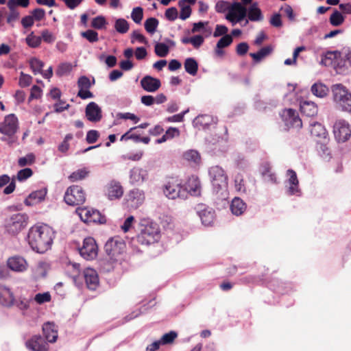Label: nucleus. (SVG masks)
I'll return each instance as SVG.
<instances>
[{
  "mask_svg": "<svg viewBox=\"0 0 351 351\" xmlns=\"http://www.w3.org/2000/svg\"><path fill=\"white\" fill-rule=\"evenodd\" d=\"M183 189L188 195L191 196H199L202 192V185L200 180L197 176H191L188 178L186 181L183 182Z\"/></svg>",
  "mask_w": 351,
  "mask_h": 351,
  "instance_id": "nucleus-16",
  "label": "nucleus"
},
{
  "mask_svg": "<svg viewBox=\"0 0 351 351\" xmlns=\"http://www.w3.org/2000/svg\"><path fill=\"white\" fill-rule=\"evenodd\" d=\"M76 213L81 220L86 223H104L106 217L95 209L90 208H78L76 209Z\"/></svg>",
  "mask_w": 351,
  "mask_h": 351,
  "instance_id": "nucleus-9",
  "label": "nucleus"
},
{
  "mask_svg": "<svg viewBox=\"0 0 351 351\" xmlns=\"http://www.w3.org/2000/svg\"><path fill=\"white\" fill-rule=\"evenodd\" d=\"M345 20V17L338 10H335L330 15L329 21L330 23L335 27L341 25Z\"/></svg>",
  "mask_w": 351,
  "mask_h": 351,
  "instance_id": "nucleus-38",
  "label": "nucleus"
},
{
  "mask_svg": "<svg viewBox=\"0 0 351 351\" xmlns=\"http://www.w3.org/2000/svg\"><path fill=\"white\" fill-rule=\"evenodd\" d=\"M230 4L228 1H219L215 5V10L219 13L228 12Z\"/></svg>",
  "mask_w": 351,
  "mask_h": 351,
  "instance_id": "nucleus-54",
  "label": "nucleus"
},
{
  "mask_svg": "<svg viewBox=\"0 0 351 351\" xmlns=\"http://www.w3.org/2000/svg\"><path fill=\"white\" fill-rule=\"evenodd\" d=\"M176 332L171 331L168 333L163 335L160 341L162 344L165 345L172 343L173 340L176 338Z\"/></svg>",
  "mask_w": 351,
  "mask_h": 351,
  "instance_id": "nucleus-55",
  "label": "nucleus"
},
{
  "mask_svg": "<svg viewBox=\"0 0 351 351\" xmlns=\"http://www.w3.org/2000/svg\"><path fill=\"white\" fill-rule=\"evenodd\" d=\"M89 170L84 167L82 169H79L75 171H73L69 176V179L71 182H77L82 180L85 179L89 175Z\"/></svg>",
  "mask_w": 351,
  "mask_h": 351,
  "instance_id": "nucleus-36",
  "label": "nucleus"
},
{
  "mask_svg": "<svg viewBox=\"0 0 351 351\" xmlns=\"http://www.w3.org/2000/svg\"><path fill=\"white\" fill-rule=\"evenodd\" d=\"M183 156L185 160L195 163H197L200 160V156L199 153L193 149L186 151L184 152Z\"/></svg>",
  "mask_w": 351,
  "mask_h": 351,
  "instance_id": "nucleus-46",
  "label": "nucleus"
},
{
  "mask_svg": "<svg viewBox=\"0 0 351 351\" xmlns=\"http://www.w3.org/2000/svg\"><path fill=\"white\" fill-rule=\"evenodd\" d=\"M64 199L68 205L77 206L85 202L86 194L81 186L73 185L66 189Z\"/></svg>",
  "mask_w": 351,
  "mask_h": 351,
  "instance_id": "nucleus-7",
  "label": "nucleus"
},
{
  "mask_svg": "<svg viewBox=\"0 0 351 351\" xmlns=\"http://www.w3.org/2000/svg\"><path fill=\"white\" fill-rule=\"evenodd\" d=\"M160 230L158 224L148 218L141 219L139 223L138 243L142 245H151L159 241Z\"/></svg>",
  "mask_w": 351,
  "mask_h": 351,
  "instance_id": "nucleus-2",
  "label": "nucleus"
},
{
  "mask_svg": "<svg viewBox=\"0 0 351 351\" xmlns=\"http://www.w3.org/2000/svg\"><path fill=\"white\" fill-rule=\"evenodd\" d=\"M71 64L63 63V64H61L58 66L56 73L60 76H62V75L68 74L71 71Z\"/></svg>",
  "mask_w": 351,
  "mask_h": 351,
  "instance_id": "nucleus-61",
  "label": "nucleus"
},
{
  "mask_svg": "<svg viewBox=\"0 0 351 351\" xmlns=\"http://www.w3.org/2000/svg\"><path fill=\"white\" fill-rule=\"evenodd\" d=\"M300 110L306 117H313L317 113V107L314 102L304 101L300 103Z\"/></svg>",
  "mask_w": 351,
  "mask_h": 351,
  "instance_id": "nucleus-31",
  "label": "nucleus"
},
{
  "mask_svg": "<svg viewBox=\"0 0 351 351\" xmlns=\"http://www.w3.org/2000/svg\"><path fill=\"white\" fill-rule=\"evenodd\" d=\"M195 210L204 226H213L215 219V212L213 208L205 204H199L196 206Z\"/></svg>",
  "mask_w": 351,
  "mask_h": 351,
  "instance_id": "nucleus-12",
  "label": "nucleus"
},
{
  "mask_svg": "<svg viewBox=\"0 0 351 351\" xmlns=\"http://www.w3.org/2000/svg\"><path fill=\"white\" fill-rule=\"evenodd\" d=\"M29 4V0H8L7 3L8 8H15L16 6H21L27 8Z\"/></svg>",
  "mask_w": 351,
  "mask_h": 351,
  "instance_id": "nucleus-56",
  "label": "nucleus"
},
{
  "mask_svg": "<svg viewBox=\"0 0 351 351\" xmlns=\"http://www.w3.org/2000/svg\"><path fill=\"white\" fill-rule=\"evenodd\" d=\"M327 143L322 141V142L319 143V147H317L321 156L324 158H327L330 156V150L326 145Z\"/></svg>",
  "mask_w": 351,
  "mask_h": 351,
  "instance_id": "nucleus-63",
  "label": "nucleus"
},
{
  "mask_svg": "<svg viewBox=\"0 0 351 351\" xmlns=\"http://www.w3.org/2000/svg\"><path fill=\"white\" fill-rule=\"evenodd\" d=\"M235 189L239 193H245L246 189L243 183L242 176L237 175L234 179Z\"/></svg>",
  "mask_w": 351,
  "mask_h": 351,
  "instance_id": "nucleus-52",
  "label": "nucleus"
},
{
  "mask_svg": "<svg viewBox=\"0 0 351 351\" xmlns=\"http://www.w3.org/2000/svg\"><path fill=\"white\" fill-rule=\"evenodd\" d=\"M333 133L335 139L339 143H343L348 140L351 136V130L348 123L344 120L336 121L333 127Z\"/></svg>",
  "mask_w": 351,
  "mask_h": 351,
  "instance_id": "nucleus-11",
  "label": "nucleus"
},
{
  "mask_svg": "<svg viewBox=\"0 0 351 351\" xmlns=\"http://www.w3.org/2000/svg\"><path fill=\"white\" fill-rule=\"evenodd\" d=\"M129 23L124 19H118L115 21L114 28L120 34H125L129 30Z\"/></svg>",
  "mask_w": 351,
  "mask_h": 351,
  "instance_id": "nucleus-39",
  "label": "nucleus"
},
{
  "mask_svg": "<svg viewBox=\"0 0 351 351\" xmlns=\"http://www.w3.org/2000/svg\"><path fill=\"white\" fill-rule=\"evenodd\" d=\"M208 174L213 190L216 193L226 191L228 186V176L219 166H213L209 169Z\"/></svg>",
  "mask_w": 351,
  "mask_h": 351,
  "instance_id": "nucleus-5",
  "label": "nucleus"
},
{
  "mask_svg": "<svg viewBox=\"0 0 351 351\" xmlns=\"http://www.w3.org/2000/svg\"><path fill=\"white\" fill-rule=\"evenodd\" d=\"M149 178L147 169L135 167L130 171V183L134 186H141Z\"/></svg>",
  "mask_w": 351,
  "mask_h": 351,
  "instance_id": "nucleus-17",
  "label": "nucleus"
},
{
  "mask_svg": "<svg viewBox=\"0 0 351 351\" xmlns=\"http://www.w3.org/2000/svg\"><path fill=\"white\" fill-rule=\"evenodd\" d=\"M99 136V133L98 132V131L91 130L87 132L86 140L88 143H94L97 141Z\"/></svg>",
  "mask_w": 351,
  "mask_h": 351,
  "instance_id": "nucleus-62",
  "label": "nucleus"
},
{
  "mask_svg": "<svg viewBox=\"0 0 351 351\" xmlns=\"http://www.w3.org/2000/svg\"><path fill=\"white\" fill-rule=\"evenodd\" d=\"M19 129V121L14 114H10L5 117L3 121L0 123V132L3 135L1 141L5 142L9 147L19 144L16 133Z\"/></svg>",
  "mask_w": 351,
  "mask_h": 351,
  "instance_id": "nucleus-3",
  "label": "nucleus"
},
{
  "mask_svg": "<svg viewBox=\"0 0 351 351\" xmlns=\"http://www.w3.org/2000/svg\"><path fill=\"white\" fill-rule=\"evenodd\" d=\"M134 221V217L133 216H129L124 221L123 225L121 226V229L123 232H128L133 226Z\"/></svg>",
  "mask_w": 351,
  "mask_h": 351,
  "instance_id": "nucleus-60",
  "label": "nucleus"
},
{
  "mask_svg": "<svg viewBox=\"0 0 351 351\" xmlns=\"http://www.w3.org/2000/svg\"><path fill=\"white\" fill-rule=\"evenodd\" d=\"M27 348L31 351H48V343L40 335H34L25 343Z\"/></svg>",
  "mask_w": 351,
  "mask_h": 351,
  "instance_id": "nucleus-18",
  "label": "nucleus"
},
{
  "mask_svg": "<svg viewBox=\"0 0 351 351\" xmlns=\"http://www.w3.org/2000/svg\"><path fill=\"white\" fill-rule=\"evenodd\" d=\"M33 171L29 168L20 170L17 173V179L19 181L25 180L32 176Z\"/></svg>",
  "mask_w": 351,
  "mask_h": 351,
  "instance_id": "nucleus-58",
  "label": "nucleus"
},
{
  "mask_svg": "<svg viewBox=\"0 0 351 351\" xmlns=\"http://www.w3.org/2000/svg\"><path fill=\"white\" fill-rule=\"evenodd\" d=\"M85 114L91 122H98L102 118L101 108L94 101L90 102L86 107Z\"/></svg>",
  "mask_w": 351,
  "mask_h": 351,
  "instance_id": "nucleus-20",
  "label": "nucleus"
},
{
  "mask_svg": "<svg viewBox=\"0 0 351 351\" xmlns=\"http://www.w3.org/2000/svg\"><path fill=\"white\" fill-rule=\"evenodd\" d=\"M164 193L171 199H186V192L183 189V181L178 178L169 179L165 185Z\"/></svg>",
  "mask_w": 351,
  "mask_h": 351,
  "instance_id": "nucleus-6",
  "label": "nucleus"
},
{
  "mask_svg": "<svg viewBox=\"0 0 351 351\" xmlns=\"http://www.w3.org/2000/svg\"><path fill=\"white\" fill-rule=\"evenodd\" d=\"M179 6L181 8L180 18L182 20H186L191 14V9L189 5H185L184 1H179Z\"/></svg>",
  "mask_w": 351,
  "mask_h": 351,
  "instance_id": "nucleus-47",
  "label": "nucleus"
},
{
  "mask_svg": "<svg viewBox=\"0 0 351 351\" xmlns=\"http://www.w3.org/2000/svg\"><path fill=\"white\" fill-rule=\"evenodd\" d=\"M43 332L46 340L49 343H54L58 338V330L53 323H45L43 326Z\"/></svg>",
  "mask_w": 351,
  "mask_h": 351,
  "instance_id": "nucleus-28",
  "label": "nucleus"
},
{
  "mask_svg": "<svg viewBox=\"0 0 351 351\" xmlns=\"http://www.w3.org/2000/svg\"><path fill=\"white\" fill-rule=\"evenodd\" d=\"M10 12L7 16V23H9L12 27L14 26V22L16 21L19 18V12L16 8H8Z\"/></svg>",
  "mask_w": 351,
  "mask_h": 351,
  "instance_id": "nucleus-48",
  "label": "nucleus"
},
{
  "mask_svg": "<svg viewBox=\"0 0 351 351\" xmlns=\"http://www.w3.org/2000/svg\"><path fill=\"white\" fill-rule=\"evenodd\" d=\"M47 195V189L45 188L33 191L25 200V204L27 206H33L37 204L44 200Z\"/></svg>",
  "mask_w": 351,
  "mask_h": 351,
  "instance_id": "nucleus-26",
  "label": "nucleus"
},
{
  "mask_svg": "<svg viewBox=\"0 0 351 351\" xmlns=\"http://www.w3.org/2000/svg\"><path fill=\"white\" fill-rule=\"evenodd\" d=\"M0 304L8 306L14 304L13 293L3 285H0Z\"/></svg>",
  "mask_w": 351,
  "mask_h": 351,
  "instance_id": "nucleus-29",
  "label": "nucleus"
},
{
  "mask_svg": "<svg viewBox=\"0 0 351 351\" xmlns=\"http://www.w3.org/2000/svg\"><path fill=\"white\" fill-rule=\"evenodd\" d=\"M144 192L138 189L130 191L128 195V202L132 208H138L144 202Z\"/></svg>",
  "mask_w": 351,
  "mask_h": 351,
  "instance_id": "nucleus-21",
  "label": "nucleus"
},
{
  "mask_svg": "<svg viewBox=\"0 0 351 351\" xmlns=\"http://www.w3.org/2000/svg\"><path fill=\"white\" fill-rule=\"evenodd\" d=\"M262 174L265 181L271 183L276 182V176L269 171V168H265V169L263 171Z\"/></svg>",
  "mask_w": 351,
  "mask_h": 351,
  "instance_id": "nucleus-64",
  "label": "nucleus"
},
{
  "mask_svg": "<svg viewBox=\"0 0 351 351\" xmlns=\"http://www.w3.org/2000/svg\"><path fill=\"white\" fill-rule=\"evenodd\" d=\"M311 92L316 97L322 98L328 95L329 89L325 84L317 82L312 85Z\"/></svg>",
  "mask_w": 351,
  "mask_h": 351,
  "instance_id": "nucleus-35",
  "label": "nucleus"
},
{
  "mask_svg": "<svg viewBox=\"0 0 351 351\" xmlns=\"http://www.w3.org/2000/svg\"><path fill=\"white\" fill-rule=\"evenodd\" d=\"M143 155V152L142 151H138L135 153H130L125 155L122 156V158L123 160H130L132 161H138L141 159Z\"/></svg>",
  "mask_w": 351,
  "mask_h": 351,
  "instance_id": "nucleus-59",
  "label": "nucleus"
},
{
  "mask_svg": "<svg viewBox=\"0 0 351 351\" xmlns=\"http://www.w3.org/2000/svg\"><path fill=\"white\" fill-rule=\"evenodd\" d=\"M106 187V195L109 199H119L122 197L123 190L119 182L111 181Z\"/></svg>",
  "mask_w": 351,
  "mask_h": 351,
  "instance_id": "nucleus-25",
  "label": "nucleus"
},
{
  "mask_svg": "<svg viewBox=\"0 0 351 351\" xmlns=\"http://www.w3.org/2000/svg\"><path fill=\"white\" fill-rule=\"evenodd\" d=\"M27 44L33 48L38 47L41 43V37L36 36L33 32L29 34L25 38Z\"/></svg>",
  "mask_w": 351,
  "mask_h": 351,
  "instance_id": "nucleus-45",
  "label": "nucleus"
},
{
  "mask_svg": "<svg viewBox=\"0 0 351 351\" xmlns=\"http://www.w3.org/2000/svg\"><path fill=\"white\" fill-rule=\"evenodd\" d=\"M245 5L240 2H234L230 4L229 12L227 14L244 19L247 16V8Z\"/></svg>",
  "mask_w": 351,
  "mask_h": 351,
  "instance_id": "nucleus-30",
  "label": "nucleus"
},
{
  "mask_svg": "<svg viewBox=\"0 0 351 351\" xmlns=\"http://www.w3.org/2000/svg\"><path fill=\"white\" fill-rule=\"evenodd\" d=\"M125 247V245L122 241L114 238L108 239L104 246L106 254L111 258H115L121 254L124 251Z\"/></svg>",
  "mask_w": 351,
  "mask_h": 351,
  "instance_id": "nucleus-15",
  "label": "nucleus"
},
{
  "mask_svg": "<svg viewBox=\"0 0 351 351\" xmlns=\"http://www.w3.org/2000/svg\"><path fill=\"white\" fill-rule=\"evenodd\" d=\"M84 276L87 287L90 290H95L99 285V278L97 271L91 268L84 271Z\"/></svg>",
  "mask_w": 351,
  "mask_h": 351,
  "instance_id": "nucleus-24",
  "label": "nucleus"
},
{
  "mask_svg": "<svg viewBox=\"0 0 351 351\" xmlns=\"http://www.w3.org/2000/svg\"><path fill=\"white\" fill-rule=\"evenodd\" d=\"M80 255L86 260H92L97 255V246L92 237L84 239L83 245L80 248Z\"/></svg>",
  "mask_w": 351,
  "mask_h": 351,
  "instance_id": "nucleus-13",
  "label": "nucleus"
},
{
  "mask_svg": "<svg viewBox=\"0 0 351 351\" xmlns=\"http://www.w3.org/2000/svg\"><path fill=\"white\" fill-rule=\"evenodd\" d=\"M142 88L147 92H156L161 86L160 81L150 75H146L141 80Z\"/></svg>",
  "mask_w": 351,
  "mask_h": 351,
  "instance_id": "nucleus-23",
  "label": "nucleus"
},
{
  "mask_svg": "<svg viewBox=\"0 0 351 351\" xmlns=\"http://www.w3.org/2000/svg\"><path fill=\"white\" fill-rule=\"evenodd\" d=\"M213 122H214L215 123H216L213 117L208 114L199 115L194 120V123L195 125H199L202 126L203 128H207Z\"/></svg>",
  "mask_w": 351,
  "mask_h": 351,
  "instance_id": "nucleus-37",
  "label": "nucleus"
},
{
  "mask_svg": "<svg viewBox=\"0 0 351 351\" xmlns=\"http://www.w3.org/2000/svg\"><path fill=\"white\" fill-rule=\"evenodd\" d=\"M281 117L287 129L289 128H301L302 122L299 117L296 110L291 108L285 109L281 113Z\"/></svg>",
  "mask_w": 351,
  "mask_h": 351,
  "instance_id": "nucleus-10",
  "label": "nucleus"
},
{
  "mask_svg": "<svg viewBox=\"0 0 351 351\" xmlns=\"http://www.w3.org/2000/svg\"><path fill=\"white\" fill-rule=\"evenodd\" d=\"M32 81V77L29 75L25 74L23 72L21 73L19 77V85L21 87H27L30 85Z\"/></svg>",
  "mask_w": 351,
  "mask_h": 351,
  "instance_id": "nucleus-57",
  "label": "nucleus"
},
{
  "mask_svg": "<svg viewBox=\"0 0 351 351\" xmlns=\"http://www.w3.org/2000/svg\"><path fill=\"white\" fill-rule=\"evenodd\" d=\"M312 136L321 138L324 142L328 141V132L326 128L318 122L310 123Z\"/></svg>",
  "mask_w": 351,
  "mask_h": 351,
  "instance_id": "nucleus-27",
  "label": "nucleus"
},
{
  "mask_svg": "<svg viewBox=\"0 0 351 351\" xmlns=\"http://www.w3.org/2000/svg\"><path fill=\"white\" fill-rule=\"evenodd\" d=\"M7 264L8 267L14 271L23 272L27 268V261L19 256L9 258Z\"/></svg>",
  "mask_w": 351,
  "mask_h": 351,
  "instance_id": "nucleus-22",
  "label": "nucleus"
},
{
  "mask_svg": "<svg viewBox=\"0 0 351 351\" xmlns=\"http://www.w3.org/2000/svg\"><path fill=\"white\" fill-rule=\"evenodd\" d=\"M8 183V186H7L3 191V193L6 195L10 194L14 191L16 187L15 180L13 178L10 182V178L6 174L0 176V189Z\"/></svg>",
  "mask_w": 351,
  "mask_h": 351,
  "instance_id": "nucleus-33",
  "label": "nucleus"
},
{
  "mask_svg": "<svg viewBox=\"0 0 351 351\" xmlns=\"http://www.w3.org/2000/svg\"><path fill=\"white\" fill-rule=\"evenodd\" d=\"M230 210L233 215H241L246 210V204L241 198L234 197L232 200Z\"/></svg>",
  "mask_w": 351,
  "mask_h": 351,
  "instance_id": "nucleus-32",
  "label": "nucleus"
},
{
  "mask_svg": "<svg viewBox=\"0 0 351 351\" xmlns=\"http://www.w3.org/2000/svg\"><path fill=\"white\" fill-rule=\"evenodd\" d=\"M29 65L35 75L38 73H43L44 63L41 60L36 58H32L29 60Z\"/></svg>",
  "mask_w": 351,
  "mask_h": 351,
  "instance_id": "nucleus-41",
  "label": "nucleus"
},
{
  "mask_svg": "<svg viewBox=\"0 0 351 351\" xmlns=\"http://www.w3.org/2000/svg\"><path fill=\"white\" fill-rule=\"evenodd\" d=\"M232 42L230 35H225L221 38L217 43V48L221 49L229 46Z\"/></svg>",
  "mask_w": 351,
  "mask_h": 351,
  "instance_id": "nucleus-53",
  "label": "nucleus"
},
{
  "mask_svg": "<svg viewBox=\"0 0 351 351\" xmlns=\"http://www.w3.org/2000/svg\"><path fill=\"white\" fill-rule=\"evenodd\" d=\"M146 31L149 34H154L158 25V21L156 18H149L144 23Z\"/></svg>",
  "mask_w": 351,
  "mask_h": 351,
  "instance_id": "nucleus-42",
  "label": "nucleus"
},
{
  "mask_svg": "<svg viewBox=\"0 0 351 351\" xmlns=\"http://www.w3.org/2000/svg\"><path fill=\"white\" fill-rule=\"evenodd\" d=\"M108 24L106 19L103 16H97L93 19L91 27L97 29H103L106 28Z\"/></svg>",
  "mask_w": 351,
  "mask_h": 351,
  "instance_id": "nucleus-43",
  "label": "nucleus"
},
{
  "mask_svg": "<svg viewBox=\"0 0 351 351\" xmlns=\"http://www.w3.org/2000/svg\"><path fill=\"white\" fill-rule=\"evenodd\" d=\"M247 19L245 20L244 25H246L249 21L253 22H260L264 19V16L261 10L258 7L257 2L250 3V5L247 8Z\"/></svg>",
  "mask_w": 351,
  "mask_h": 351,
  "instance_id": "nucleus-19",
  "label": "nucleus"
},
{
  "mask_svg": "<svg viewBox=\"0 0 351 351\" xmlns=\"http://www.w3.org/2000/svg\"><path fill=\"white\" fill-rule=\"evenodd\" d=\"M169 51V47L162 43H158L155 45V53L159 57H165Z\"/></svg>",
  "mask_w": 351,
  "mask_h": 351,
  "instance_id": "nucleus-44",
  "label": "nucleus"
},
{
  "mask_svg": "<svg viewBox=\"0 0 351 351\" xmlns=\"http://www.w3.org/2000/svg\"><path fill=\"white\" fill-rule=\"evenodd\" d=\"M185 71L187 73L192 76H195L197 73L198 63L193 58H188L184 63Z\"/></svg>",
  "mask_w": 351,
  "mask_h": 351,
  "instance_id": "nucleus-34",
  "label": "nucleus"
},
{
  "mask_svg": "<svg viewBox=\"0 0 351 351\" xmlns=\"http://www.w3.org/2000/svg\"><path fill=\"white\" fill-rule=\"evenodd\" d=\"M53 239V230L45 224L32 227L27 235L29 245L38 253H44L49 250Z\"/></svg>",
  "mask_w": 351,
  "mask_h": 351,
  "instance_id": "nucleus-1",
  "label": "nucleus"
},
{
  "mask_svg": "<svg viewBox=\"0 0 351 351\" xmlns=\"http://www.w3.org/2000/svg\"><path fill=\"white\" fill-rule=\"evenodd\" d=\"M271 51V48L269 46L263 47L257 53H251L250 56L256 61L260 62Z\"/></svg>",
  "mask_w": 351,
  "mask_h": 351,
  "instance_id": "nucleus-40",
  "label": "nucleus"
},
{
  "mask_svg": "<svg viewBox=\"0 0 351 351\" xmlns=\"http://www.w3.org/2000/svg\"><path fill=\"white\" fill-rule=\"evenodd\" d=\"M81 36L90 43H95L99 40L97 32L93 29H88L87 31L82 32Z\"/></svg>",
  "mask_w": 351,
  "mask_h": 351,
  "instance_id": "nucleus-50",
  "label": "nucleus"
},
{
  "mask_svg": "<svg viewBox=\"0 0 351 351\" xmlns=\"http://www.w3.org/2000/svg\"><path fill=\"white\" fill-rule=\"evenodd\" d=\"M27 216L23 213L12 215L6 221L5 228L8 233L16 234L27 224Z\"/></svg>",
  "mask_w": 351,
  "mask_h": 351,
  "instance_id": "nucleus-8",
  "label": "nucleus"
},
{
  "mask_svg": "<svg viewBox=\"0 0 351 351\" xmlns=\"http://www.w3.org/2000/svg\"><path fill=\"white\" fill-rule=\"evenodd\" d=\"M143 17V10L141 7L134 8L131 13V18L137 24L141 23Z\"/></svg>",
  "mask_w": 351,
  "mask_h": 351,
  "instance_id": "nucleus-49",
  "label": "nucleus"
},
{
  "mask_svg": "<svg viewBox=\"0 0 351 351\" xmlns=\"http://www.w3.org/2000/svg\"><path fill=\"white\" fill-rule=\"evenodd\" d=\"M35 161V156L33 154H29L24 157L20 158L18 164L20 167H25L33 164Z\"/></svg>",
  "mask_w": 351,
  "mask_h": 351,
  "instance_id": "nucleus-51",
  "label": "nucleus"
},
{
  "mask_svg": "<svg viewBox=\"0 0 351 351\" xmlns=\"http://www.w3.org/2000/svg\"><path fill=\"white\" fill-rule=\"evenodd\" d=\"M332 99L337 107L342 111L351 114V93L341 84L331 86Z\"/></svg>",
  "mask_w": 351,
  "mask_h": 351,
  "instance_id": "nucleus-4",
  "label": "nucleus"
},
{
  "mask_svg": "<svg viewBox=\"0 0 351 351\" xmlns=\"http://www.w3.org/2000/svg\"><path fill=\"white\" fill-rule=\"evenodd\" d=\"M287 193L289 195H300L299 180L295 171L289 169L287 171V180L285 181Z\"/></svg>",
  "mask_w": 351,
  "mask_h": 351,
  "instance_id": "nucleus-14",
  "label": "nucleus"
}]
</instances>
